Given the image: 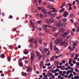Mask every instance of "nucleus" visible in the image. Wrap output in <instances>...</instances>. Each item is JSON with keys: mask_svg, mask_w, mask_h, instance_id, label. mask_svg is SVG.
Wrapping results in <instances>:
<instances>
[{"mask_svg": "<svg viewBox=\"0 0 79 79\" xmlns=\"http://www.w3.org/2000/svg\"><path fill=\"white\" fill-rule=\"evenodd\" d=\"M48 27L52 28V27L49 25H47L46 24H45L44 25L42 26V29L45 30H47V29H48Z\"/></svg>", "mask_w": 79, "mask_h": 79, "instance_id": "1", "label": "nucleus"}, {"mask_svg": "<svg viewBox=\"0 0 79 79\" xmlns=\"http://www.w3.org/2000/svg\"><path fill=\"white\" fill-rule=\"evenodd\" d=\"M48 7L49 9H52V13H55V12H57V10L55 8L53 7V6L51 5H48Z\"/></svg>", "mask_w": 79, "mask_h": 79, "instance_id": "2", "label": "nucleus"}, {"mask_svg": "<svg viewBox=\"0 0 79 79\" xmlns=\"http://www.w3.org/2000/svg\"><path fill=\"white\" fill-rule=\"evenodd\" d=\"M63 41V39L62 38H58L56 40H55V44H58L59 43Z\"/></svg>", "mask_w": 79, "mask_h": 79, "instance_id": "3", "label": "nucleus"}, {"mask_svg": "<svg viewBox=\"0 0 79 79\" xmlns=\"http://www.w3.org/2000/svg\"><path fill=\"white\" fill-rule=\"evenodd\" d=\"M48 50V49L47 48H44L43 49V51L42 49H40V51L42 53H43L44 55L45 54V53H47V51Z\"/></svg>", "mask_w": 79, "mask_h": 79, "instance_id": "4", "label": "nucleus"}, {"mask_svg": "<svg viewBox=\"0 0 79 79\" xmlns=\"http://www.w3.org/2000/svg\"><path fill=\"white\" fill-rule=\"evenodd\" d=\"M60 45H64V47H67V46L68 45V44L66 42V41L64 40L63 42H61L60 43Z\"/></svg>", "mask_w": 79, "mask_h": 79, "instance_id": "5", "label": "nucleus"}, {"mask_svg": "<svg viewBox=\"0 0 79 79\" xmlns=\"http://www.w3.org/2000/svg\"><path fill=\"white\" fill-rule=\"evenodd\" d=\"M41 11L43 12V13L44 14V15H47V10L44 7H41Z\"/></svg>", "mask_w": 79, "mask_h": 79, "instance_id": "6", "label": "nucleus"}, {"mask_svg": "<svg viewBox=\"0 0 79 79\" xmlns=\"http://www.w3.org/2000/svg\"><path fill=\"white\" fill-rule=\"evenodd\" d=\"M68 15H69V12L68 11H65L64 12L63 16L64 18H66V17H68Z\"/></svg>", "mask_w": 79, "mask_h": 79, "instance_id": "7", "label": "nucleus"}, {"mask_svg": "<svg viewBox=\"0 0 79 79\" xmlns=\"http://www.w3.org/2000/svg\"><path fill=\"white\" fill-rule=\"evenodd\" d=\"M32 70V68H31L30 66H28L27 68V72H29L30 71L31 72Z\"/></svg>", "mask_w": 79, "mask_h": 79, "instance_id": "8", "label": "nucleus"}, {"mask_svg": "<svg viewBox=\"0 0 79 79\" xmlns=\"http://www.w3.org/2000/svg\"><path fill=\"white\" fill-rule=\"evenodd\" d=\"M30 24L31 25V26H32V27H35V26H34V23H32V20H30Z\"/></svg>", "mask_w": 79, "mask_h": 79, "instance_id": "9", "label": "nucleus"}, {"mask_svg": "<svg viewBox=\"0 0 79 79\" xmlns=\"http://www.w3.org/2000/svg\"><path fill=\"white\" fill-rule=\"evenodd\" d=\"M56 15H57V13H55L52 14L51 16V18H55V17L56 16Z\"/></svg>", "mask_w": 79, "mask_h": 79, "instance_id": "10", "label": "nucleus"}, {"mask_svg": "<svg viewBox=\"0 0 79 79\" xmlns=\"http://www.w3.org/2000/svg\"><path fill=\"white\" fill-rule=\"evenodd\" d=\"M34 55H32L31 56V63H32V61H34Z\"/></svg>", "mask_w": 79, "mask_h": 79, "instance_id": "11", "label": "nucleus"}, {"mask_svg": "<svg viewBox=\"0 0 79 79\" xmlns=\"http://www.w3.org/2000/svg\"><path fill=\"white\" fill-rule=\"evenodd\" d=\"M29 51L27 49H25V50L24 51V54H25V55H27Z\"/></svg>", "mask_w": 79, "mask_h": 79, "instance_id": "12", "label": "nucleus"}, {"mask_svg": "<svg viewBox=\"0 0 79 79\" xmlns=\"http://www.w3.org/2000/svg\"><path fill=\"white\" fill-rule=\"evenodd\" d=\"M36 56L37 57H39L40 55V53L38 51H36Z\"/></svg>", "mask_w": 79, "mask_h": 79, "instance_id": "13", "label": "nucleus"}, {"mask_svg": "<svg viewBox=\"0 0 79 79\" xmlns=\"http://www.w3.org/2000/svg\"><path fill=\"white\" fill-rule=\"evenodd\" d=\"M21 74L23 76H26V75H27V73H25L24 72H22L21 73Z\"/></svg>", "mask_w": 79, "mask_h": 79, "instance_id": "14", "label": "nucleus"}, {"mask_svg": "<svg viewBox=\"0 0 79 79\" xmlns=\"http://www.w3.org/2000/svg\"><path fill=\"white\" fill-rule=\"evenodd\" d=\"M57 30V28L56 27H53L52 29V32H55Z\"/></svg>", "mask_w": 79, "mask_h": 79, "instance_id": "15", "label": "nucleus"}, {"mask_svg": "<svg viewBox=\"0 0 79 79\" xmlns=\"http://www.w3.org/2000/svg\"><path fill=\"white\" fill-rule=\"evenodd\" d=\"M64 8H63L62 9H61L59 11V13H63L64 11Z\"/></svg>", "mask_w": 79, "mask_h": 79, "instance_id": "16", "label": "nucleus"}, {"mask_svg": "<svg viewBox=\"0 0 79 79\" xmlns=\"http://www.w3.org/2000/svg\"><path fill=\"white\" fill-rule=\"evenodd\" d=\"M49 21H50V23H53L54 22L55 20L53 19H49Z\"/></svg>", "mask_w": 79, "mask_h": 79, "instance_id": "17", "label": "nucleus"}, {"mask_svg": "<svg viewBox=\"0 0 79 79\" xmlns=\"http://www.w3.org/2000/svg\"><path fill=\"white\" fill-rule=\"evenodd\" d=\"M54 50H55V51H57L56 52V53H59V49H58V48H54Z\"/></svg>", "mask_w": 79, "mask_h": 79, "instance_id": "18", "label": "nucleus"}, {"mask_svg": "<svg viewBox=\"0 0 79 79\" xmlns=\"http://www.w3.org/2000/svg\"><path fill=\"white\" fill-rule=\"evenodd\" d=\"M0 57L2 58H4L5 57V55L4 54H2L1 55Z\"/></svg>", "mask_w": 79, "mask_h": 79, "instance_id": "19", "label": "nucleus"}, {"mask_svg": "<svg viewBox=\"0 0 79 79\" xmlns=\"http://www.w3.org/2000/svg\"><path fill=\"white\" fill-rule=\"evenodd\" d=\"M56 26L57 27H60L61 26V24L60 23H57Z\"/></svg>", "mask_w": 79, "mask_h": 79, "instance_id": "20", "label": "nucleus"}, {"mask_svg": "<svg viewBox=\"0 0 79 79\" xmlns=\"http://www.w3.org/2000/svg\"><path fill=\"white\" fill-rule=\"evenodd\" d=\"M46 23H47V24H50V20H46Z\"/></svg>", "mask_w": 79, "mask_h": 79, "instance_id": "21", "label": "nucleus"}, {"mask_svg": "<svg viewBox=\"0 0 79 79\" xmlns=\"http://www.w3.org/2000/svg\"><path fill=\"white\" fill-rule=\"evenodd\" d=\"M74 24L75 25V27H77V26H78L79 25V24H78V23H74Z\"/></svg>", "mask_w": 79, "mask_h": 79, "instance_id": "22", "label": "nucleus"}, {"mask_svg": "<svg viewBox=\"0 0 79 79\" xmlns=\"http://www.w3.org/2000/svg\"><path fill=\"white\" fill-rule=\"evenodd\" d=\"M42 66H44V62H41L40 63V67H41Z\"/></svg>", "mask_w": 79, "mask_h": 79, "instance_id": "23", "label": "nucleus"}, {"mask_svg": "<svg viewBox=\"0 0 79 79\" xmlns=\"http://www.w3.org/2000/svg\"><path fill=\"white\" fill-rule=\"evenodd\" d=\"M69 63L70 64L72 63V59H69Z\"/></svg>", "mask_w": 79, "mask_h": 79, "instance_id": "24", "label": "nucleus"}, {"mask_svg": "<svg viewBox=\"0 0 79 79\" xmlns=\"http://www.w3.org/2000/svg\"><path fill=\"white\" fill-rule=\"evenodd\" d=\"M19 65L21 67L23 66V63H22V62H19Z\"/></svg>", "mask_w": 79, "mask_h": 79, "instance_id": "25", "label": "nucleus"}, {"mask_svg": "<svg viewBox=\"0 0 79 79\" xmlns=\"http://www.w3.org/2000/svg\"><path fill=\"white\" fill-rule=\"evenodd\" d=\"M48 14L49 16H52V12L51 11H49L48 12Z\"/></svg>", "mask_w": 79, "mask_h": 79, "instance_id": "26", "label": "nucleus"}, {"mask_svg": "<svg viewBox=\"0 0 79 79\" xmlns=\"http://www.w3.org/2000/svg\"><path fill=\"white\" fill-rule=\"evenodd\" d=\"M33 43L37 45L38 44V42L37 40H34L33 42Z\"/></svg>", "mask_w": 79, "mask_h": 79, "instance_id": "27", "label": "nucleus"}, {"mask_svg": "<svg viewBox=\"0 0 79 79\" xmlns=\"http://www.w3.org/2000/svg\"><path fill=\"white\" fill-rule=\"evenodd\" d=\"M54 59H55V56H53L51 58L50 60L51 61H53Z\"/></svg>", "mask_w": 79, "mask_h": 79, "instance_id": "28", "label": "nucleus"}, {"mask_svg": "<svg viewBox=\"0 0 79 79\" xmlns=\"http://www.w3.org/2000/svg\"><path fill=\"white\" fill-rule=\"evenodd\" d=\"M53 75V74L52 73H48V76L49 77H50L52 76Z\"/></svg>", "mask_w": 79, "mask_h": 79, "instance_id": "29", "label": "nucleus"}, {"mask_svg": "<svg viewBox=\"0 0 79 79\" xmlns=\"http://www.w3.org/2000/svg\"><path fill=\"white\" fill-rule=\"evenodd\" d=\"M20 60H19V61H22V60H24V57L22 58H20Z\"/></svg>", "mask_w": 79, "mask_h": 79, "instance_id": "30", "label": "nucleus"}, {"mask_svg": "<svg viewBox=\"0 0 79 79\" xmlns=\"http://www.w3.org/2000/svg\"><path fill=\"white\" fill-rule=\"evenodd\" d=\"M55 64H56V65H58V64H59V62L57 61H55Z\"/></svg>", "mask_w": 79, "mask_h": 79, "instance_id": "31", "label": "nucleus"}, {"mask_svg": "<svg viewBox=\"0 0 79 79\" xmlns=\"http://www.w3.org/2000/svg\"><path fill=\"white\" fill-rule=\"evenodd\" d=\"M42 23V21H40V20H39L38 21H37V23L38 24H41V23Z\"/></svg>", "mask_w": 79, "mask_h": 79, "instance_id": "32", "label": "nucleus"}, {"mask_svg": "<svg viewBox=\"0 0 79 79\" xmlns=\"http://www.w3.org/2000/svg\"><path fill=\"white\" fill-rule=\"evenodd\" d=\"M39 41L40 42V44H42V40L41 39H39Z\"/></svg>", "mask_w": 79, "mask_h": 79, "instance_id": "33", "label": "nucleus"}, {"mask_svg": "<svg viewBox=\"0 0 79 79\" xmlns=\"http://www.w3.org/2000/svg\"><path fill=\"white\" fill-rule=\"evenodd\" d=\"M61 36L62 37H66V35H65L64 34H63L62 35H61Z\"/></svg>", "mask_w": 79, "mask_h": 79, "instance_id": "34", "label": "nucleus"}, {"mask_svg": "<svg viewBox=\"0 0 79 79\" xmlns=\"http://www.w3.org/2000/svg\"><path fill=\"white\" fill-rule=\"evenodd\" d=\"M52 67H53V65H51L49 67H48V69H52Z\"/></svg>", "mask_w": 79, "mask_h": 79, "instance_id": "35", "label": "nucleus"}, {"mask_svg": "<svg viewBox=\"0 0 79 79\" xmlns=\"http://www.w3.org/2000/svg\"><path fill=\"white\" fill-rule=\"evenodd\" d=\"M48 53H47V55H49L50 54V51L49 50H48Z\"/></svg>", "mask_w": 79, "mask_h": 79, "instance_id": "36", "label": "nucleus"}, {"mask_svg": "<svg viewBox=\"0 0 79 79\" xmlns=\"http://www.w3.org/2000/svg\"><path fill=\"white\" fill-rule=\"evenodd\" d=\"M7 60L8 61H11V58L10 57H8Z\"/></svg>", "mask_w": 79, "mask_h": 79, "instance_id": "37", "label": "nucleus"}, {"mask_svg": "<svg viewBox=\"0 0 79 79\" xmlns=\"http://www.w3.org/2000/svg\"><path fill=\"white\" fill-rule=\"evenodd\" d=\"M40 16L41 18H44V15L42 14H40Z\"/></svg>", "mask_w": 79, "mask_h": 79, "instance_id": "38", "label": "nucleus"}, {"mask_svg": "<svg viewBox=\"0 0 79 79\" xmlns=\"http://www.w3.org/2000/svg\"><path fill=\"white\" fill-rule=\"evenodd\" d=\"M54 75L55 76H58L59 75V73H54Z\"/></svg>", "mask_w": 79, "mask_h": 79, "instance_id": "39", "label": "nucleus"}, {"mask_svg": "<svg viewBox=\"0 0 79 79\" xmlns=\"http://www.w3.org/2000/svg\"><path fill=\"white\" fill-rule=\"evenodd\" d=\"M13 16L10 15L9 16V17H8V18H10V19H13Z\"/></svg>", "mask_w": 79, "mask_h": 79, "instance_id": "40", "label": "nucleus"}, {"mask_svg": "<svg viewBox=\"0 0 79 79\" xmlns=\"http://www.w3.org/2000/svg\"><path fill=\"white\" fill-rule=\"evenodd\" d=\"M73 46H77V44H76V43H73Z\"/></svg>", "mask_w": 79, "mask_h": 79, "instance_id": "41", "label": "nucleus"}, {"mask_svg": "<svg viewBox=\"0 0 79 79\" xmlns=\"http://www.w3.org/2000/svg\"><path fill=\"white\" fill-rule=\"evenodd\" d=\"M61 17V16H59L56 17V19H60V18Z\"/></svg>", "mask_w": 79, "mask_h": 79, "instance_id": "42", "label": "nucleus"}, {"mask_svg": "<svg viewBox=\"0 0 79 79\" xmlns=\"http://www.w3.org/2000/svg\"><path fill=\"white\" fill-rule=\"evenodd\" d=\"M79 32V26L78 27L77 30L76 31V32Z\"/></svg>", "mask_w": 79, "mask_h": 79, "instance_id": "43", "label": "nucleus"}, {"mask_svg": "<svg viewBox=\"0 0 79 79\" xmlns=\"http://www.w3.org/2000/svg\"><path fill=\"white\" fill-rule=\"evenodd\" d=\"M50 48H53V45L52 44H50Z\"/></svg>", "mask_w": 79, "mask_h": 79, "instance_id": "44", "label": "nucleus"}, {"mask_svg": "<svg viewBox=\"0 0 79 79\" xmlns=\"http://www.w3.org/2000/svg\"><path fill=\"white\" fill-rule=\"evenodd\" d=\"M62 26H63V27H65L66 26V24L64 23L62 24Z\"/></svg>", "mask_w": 79, "mask_h": 79, "instance_id": "45", "label": "nucleus"}, {"mask_svg": "<svg viewBox=\"0 0 79 79\" xmlns=\"http://www.w3.org/2000/svg\"><path fill=\"white\" fill-rule=\"evenodd\" d=\"M30 42L31 43L33 42V38H32L30 40Z\"/></svg>", "mask_w": 79, "mask_h": 79, "instance_id": "46", "label": "nucleus"}, {"mask_svg": "<svg viewBox=\"0 0 79 79\" xmlns=\"http://www.w3.org/2000/svg\"><path fill=\"white\" fill-rule=\"evenodd\" d=\"M72 62L74 64H76V60H73L72 61Z\"/></svg>", "mask_w": 79, "mask_h": 79, "instance_id": "47", "label": "nucleus"}, {"mask_svg": "<svg viewBox=\"0 0 79 79\" xmlns=\"http://www.w3.org/2000/svg\"><path fill=\"white\" fill-rule=\"evenodd\" d=\"M65 60H63L61 61L62 63L64 64L65 63Z\"/></svg>", "mask_w": 79, "mask_h": 79, "instance_id": "48", "label": "nucleus"}, {"mask_svg": "<svg viewBox=\"0 0 79 79\" xmlns=\"http://www.w3.org/2000/svg\"><path fill=\"white\" fill-rule=\"evenodd\" d=\"M63 21L64 23H66V19H63Z\"/></svg>", "mask_w": 79, "mask_h": 79, "instance_id": "49", "label": "nucleus"}, {"mask_svg": "<svg viewBox=\"0 0 79 79\" xmlns=\"http://www.w3.org/2000/svg\"><path fill=\"white\" fill-rule=\"evenodd\" d=\"M40 56L39 59L40 60V59L42 58V54H40Z\"/></svg>", "mask_w": 79, "mask_h": 79, "instance_id": "50", "label": "nucleus"}, {"mask_svg": "<svg viewBox=\"0 0 79 79\" xmlns=\"http://www.w3.org/2000/svg\"><path fill=\"white\" fill-rule=\"evenodd\" d=\"M64 34L66 37V35H68V33H67V32H65L64 33Z\"/></svg>", "mask_w": 79, "mask_h": 79, "instance_id": "51", "label": "nucleus"}, {"mask_svg": "<svg viewBox=\"0 0 79 79\" xmlns=\"http://www.w3.org/2000/svg\"><path fill=\"white\" fill-rule=\"evenodd\" d=\"M49 61V59H47L46 60V63H48V62Z\"/></svg>", "mask_w": 79, "mask_h": 79, "instance_id": "52", "label": "nucleus"}, {"mask_svg": "<svg viewBox=\"0 0 79 79\" xmlns=\"http://www.w3.org/2000/svg\"><path fill=\"white\" fill-rule=\"evenodd\" d=\"M16 29H16V28H15V29H13L12 30L13 32H15V31H16Z\"/></svg>", "mask_w": 79, "mask_h": 79, "instance_id": "53", "label": "nucleus"}, {"mask_svg": "<svg viewBox=\"0 0 79 79\" xmlns=\"http://www.w3.org/2000/svg\"><path fill=\"white\" fill-rule=\"evenodd\" d=\"M23 58H24V59H26L27 60V59H28V58L27 57L24 56L23 57Z\"/></svg>", "mask_w": 79, "mask_h": 79, "instance_id": "54", "label": "nucleus"}, {"mask_svg": "<svg viewBox=\"0 0 79 79\" xmlns=\"http://www.w3.org/2000/svg\"><path fill=\"white\" fill-rule=\"evenodd\" d=\"M9 48H10V49H13V48L11 45H10L9 46Z\"/></svg>", "mask_w": 79, "mask_h": 79, "instance_id": "55", "label": "nucleus"}, {"mask_svg": "<svg viewBox=\"0 0 79 79\" xmlns=\"http://www.w3.org/2000/svg\"><path fill=\"white\" fill-rule=\"evenodd\" d=\"M70 21H71V23H74V21H73V19H71Z\"/></svg>", "mask_w": 79, "mask_h": 79, "instance_id": "56", "label": "nucleus"}, {"mask_svg": "<svg viewBox=\"0 0 79 79\" xmlns=\"http://www.w3.org/2000/svg\"><path fill=\"white\" fill-rule=\"evenodd\" d=\"M56 72L57 71H60V69H56Z\"/></svg>", "mask_w": 79, "mask_h": 79, "instance_id": "57", "label": "nucleus"}, {"mask_svg": "<svg viewBox=\"0 0 79 79\" xmlns=\"http://www.w3.org/2000/svg\"><path fill=\"white\" fill-rule=\"evenodd\" d=\"M37 9H38V10H41V7H37Z\"/></svg>", "mask_w": 79, "mask_h": 79, "instance_id": "58", "label": "nucleus"}, {"mask_svg": "<svg viewBox=\"0 0 79 79\" xmlns=\"http://www.w3.org/2000/svg\"><path fill=\"white\" fill-rule=\"evenodd\" d=\"M59 34L58 33L55 34V37H57V36H58V35Z\"/></svg>", "mask_w": 79, "mask_h": 79, "instance_id": "59", "label": "nucleus"}, {"mask_svg": "<svg viewBox=\"0 0 79 79\" xmlns=\"http://www.w3.org/2000/svg\"><path fill=\"white\" fill-rule=\"evenodd\" d=\"M74 50V49L73 48H71V49H70V51H71V52H72Z\"/></svg>", "mask_w": 79, "mask_h": 79, "instance_id": "60", "label": "nucleus"}, {"mask_svg": "<svg viewBox=\"0 0 79 79\" xmlns=\"http://www.w3.org/2000/svg\"><path fill=\"white\" fill-rule=\"evenodd\" d=\"M73 14H71L70 15V18H72L73 17Z\"/></svg>", "mask_w": 79, "mask_h": 79, "instance_id": "61", "label": "nucleus"}, {"mask_svg": "<svg viewBox=\"0 0 79 79\" xmlns=\"http://www.w3.org/2000/svg\"><path fill=\"white\" fill-rule=\"evenodd\" d=\"M38 29L39 31H41L42 30V28L40 27H39L38 28Z\"/></svg>", "mask_w": 79, "mask_h": 79, "instance_id": "62", "label": "nucleus"}, {"mask_svg": "<svg viewBox=\"0 0 79 79\" xmlns=\"http://www.w3.org/2000/svg\"><path fill=\"white\" fill-rule=\"evenodd\" d=\"M76 64L77 66H79V63L78 62H77Z\"/></svg>", "mask_w": 79, "mask_h": 79, "instance_id": "63", "label": "nucleus"}, {"mask_svg": "<svg viewBox=\"0 0 79 79\" xmlns=\"http://www.w3.org/2000/svg\"><path fill=\"white\" fill-rule=\"evenodd\" d=\"M47 5V4H46V2H44L43 3V5Z\"/></svg>", "mask_w": 79, "mask_h": 79, "instance_id": "64", "label": "nucleus"}]
</instances>
